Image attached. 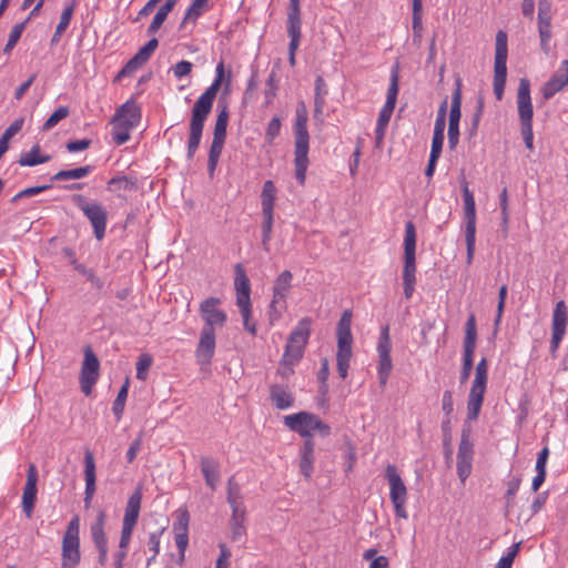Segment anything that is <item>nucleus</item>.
Instances as JSON below:
<instances>
[{"label":"nucleus","instance_id":"72a5a7b5","mask_svg":"<svg viewBox=\"0 0 568 568\" xmlns=\"http://www.w3.org/2000/svg\"><path fill=\"white\" fill-rule=\"evenodd\" d=\"M176 2L178 0H166L165 3L160 7L150 26L148 27L146 32L149 36L154 34L159 31V29L162 27L163 22L168 18L169 13L175 7Z\"/></svg>","mask_w":568,"mask_h":568},{"label":"nucleus","instance_id":"20e7f679","mask_svg":"<svg viewBox=\"0 0 568 568\" xmlns=\"http://www.w3.org/2000/svg\"><path fill=\"white\" fill-rule=\"evenodd\" d=\"M311 318L304 317L292 331L285 346L283 364L295 365L303 357L311 334Z\"/></svg>","mask_w":568,"mask_h":568},{"label":"nucleus","instance_id":"7ed1b4c3","mask_svg":"<svg viewBox=\"0 0 568 568\" xmlns=\"http://www.w3.org/2000/svg\"><path fill=\"white\" fill-rule=\"evenodd\" d=\"M284 424L302 437L313 438L311 430H317L321 436L326 437L331 434V427L325 424L317 415L308 412H300L284 417Z\"/></svg>","mask_w":568,"mask_h":568},{"label":"nucleus","instance_id":"4d7b16f0","mask_svg":"<svg viewBox=\"0 0 568 568\" xmlns=\"http://www.w3.org/2000/svg\"><path fill=\"white\" fill-rule=\"evenodd\" d=\"M164 528L158 529L155 531L150 532L149 540H148V547L149 550L152 551V556L148 559L146 565L150 566L151 562L155 559L160 551V537L162 535Z\"/></svg>","mask_w":568,"mask_h":568},{"label":"nucleus","instance_id":"39448f33","mask_svg":"<svg viewBox=\"0 0 568 568\" xmlns=\"http://www.w3.org/2000/svg\"><path fill=\"white\" fill-rule=\"evenodd\" d=\"M507 33L499 30L496 34L495 63H494V93L498 101L503 99L507 79Z\"/></svg>","mask_w":568,"mask_h":568},{"label":"nucleus","instance_id":"473e14b6","mask_svg":"<svg viewBox=\"0 0 568 568\" xmlns=\"http://www.w3.org/2000/svg\"><path fill=\"white\" fill-rule=\"evenodd\" d=\"M105 520V511L99 510L95 521L90 527L91 537L95 547L108 546L106 536L104 534Z\"/></svg>","mask_w":568,"mask_h":568},{"label":"nucleus","instance_id":"c9c22d12","mask_svg":"<svg viewBox=\"0 0 568 568\" xmlns=\"http://www.w3.org/2000/svg\"><path fill=\"white\" fill-rule=\"evenodd\" d=\"M568 323L567 307L564 301H559L554 310L551 331L557 333H566Z\"/></svg>","mask_w":568,"mask_h":568},{"label":"nucleus","instance_id":"0e129e2a","mask_svg":"<svg viewBox=\"0 0 568 568\" xmlns=\"http://www.w3.org/2000/svg\"><path fill=\"white\" fill-rule=\"evenodd\" d=\"M551 20H538V31L542 49L547 50V43L551 37Z\"/></svg>","mask_w":568,"mask_h":568},{"label":"nucleus","instance_id":"603ef678","mask_svg":"<svg viewBox=\"0 0 568 568\" xmlns=\"http://www.w3.org/2000/svg\"><path fill=\"white\" fill-rule=\"evenodd\" d=\"M111 123L113 124L112 129V139L116 145H122L130 139V132L133 130L132 128H129L126 124L118 121L111 120Z\"/></svg>","mask_w":568,"mask_h":568},{"label":"nucleus","instance_id":"4468645a","mask_svg":"<svg viewBox=\"0 0 568 568\" xmlns=\"http://www.w3.org/2000/svg\"><path fill=\"white\" fill-rule=\"evenodd\" d=\"M221 300L217 297H207L200 304L201 317L204 321L203 327L223 326L227 320L224 311L219 308Z\"/></svg>","mask_w":568,"mask_h":568},{"label":"nucleus","instance_id":"09e8293b","mask_svg":"<svg viewBox=\"0 0 568 568\" xmlns=\"http://www.w3.org/2000/svg\"><path fill=\"white\" fill-rule=\"evenodd\" d=\"M128 393H129V379H126L125 383L121 386V388L116 395V398L114 399L113 405H112V412H113L116 420H120L122 418L124 407H125V402L128 398Z\"/></svg>","mask_w":568,"mask_h":568},{"label":"nucleus","instance_id":"f704fd0d","mask_svg":"<svg viewBox=\"0 0 568 568\" xmlns=\"http://www.w3.org/2000/svg\"><path fill=\"white\" fill-rule=\"evenodd\" d=\"M293 274L285 270L278 274L274 281L273 294L278 300L286 298L290 288L292 287Z\"/></svg>","mask_w":568,"mask_h":568},{"label":"nucleus","instance_id":"7c9ffc66","mask_svg":"<svg viewBox=\"0 0 568 568\" xmlns=\"http://www.w3.org/2000/svg\"><path fill=\"white\" fill-rule=\"evenodd\" d=\"M287 23V34L290 37L288 44V62L291 67H294L296 63L295 54L300 45L301 37H302V22H286Z\"/></svg>","mask_w":568,"mask_h":568},{"label":"nucleus","instance_id":"13d9d810","mask_svg":"<svg viewBox=\"0 0 568 568\" xmlns=\"http://www.w3.org/2000/svg\"><path fill=\"white\" fill-rule=\"evenodd\" d=\"M77 272L85 276V278L91 283L92 287L98 291H101L104 286L103 281L95 275L94 271L85 267L83 264L77 265Z\"/></svg>","mask_w":568,"mask_h":568},{"label":"nucleus","instance_id":"dca6fc26","mask_svg":"<svg viewBox=\"0 0 568 568\" xmlns=\"http://www.w3.org/2000/svg\"><path fill=\"white\" fill-rule=\"evenodd\" d=\"M159 47L156 38L150 39L139 51L126 62L118 73V78L128 77L134 73L141 65L146 63Z\"/></svg>","mask_w":568,"mask_h":568},{"label":"nucleus","instance_id":"9d476101","mask_svg":"<svg viewBox=\"0 0 568 568\" xmlns=\"http://www.w3.org/2000/svg\"><path fill=\"white\" fill-rule=\"evenodd\" d=\"M474 454V444L470 442V427H464L457 453V475L462 483H465L471 473Z\"/></svg>","mask_w":568,"mask_h":568},{"label":"nucleus","instance_id":"412c9836","mask_svg":"<svg viewBox=\"0 0 568 568\" xmlns=\"http://www.w3.org/2000/svg\"><path fill=\"white\" fill-rule=\"evenodd\" d=\"M62 568H74L80 561L79 536H63L62 540Z\"/></svg>","mask_w":568,"mask_h":568},{"label":"nucleus","instance_id":"2f4dec72","mask_svg":"<svg viewBox=\"0 0 568 568\" xmlns=\"http://www.w3.org/2000/svg\"><path fill=\"white\" fill-rule=\"evenodd\" d=\"M245 509H237L234 507V510H232V516L230 519V529H231V538L233 541H240L245 532Z\"/></svg>","mask_w":568,"mask_h":568},{"label":"nucleus","instance_id":"e2e57ef3","mask_svg":"<svg viewBox=\"0 0 568 568\" xmlns=\"http://www.w3.org/2000/svg\"><path fill=\"white\" fill-rule=\"evenodd\" d=\"M286 310V298L278 300L277 297L272 298L270 304V320L273 323L277 321L282 313Z\"/></svg>","mask_w":568,"mask_h":568},{"label":"nucleus","instance_id":"f257e3e1","mask_svg":"<svg viewBox=\"0 0 568 568\" xmlns=\"http://www.w3.org/2000/svg\"><path fill=\"white\" fill-rule=\"evenodd\" d=\"M308 113L303 101L298 102L294 122V165L295 178L303 185L306 179V171L310 164V134L307 131Z\"/></svg>","mask_w":568,"mask_h":568},{"label":"nucleus","instance_id":"5fc2aeb1","mask_svg":"<svg viewBox=\"0 0 568 568\" xmlns=\"http://www.w3.org/2000/svg\"><path fill=\"white\" fill-rule=\"evenodd\" d=\"M70 109L68 106H59L43 123L42 131L52 130L61 120L68 118Z\"/></svg>","mask_w":568,"mask_h":568},{"label":"nucleus","instance_id":"aec40b11","mask_svg":"<svg viewBox=\"0 0 568 568\" xmlns=\"http://www.w3.org/2000/svg\"><path fill=\"white\" fill-rule=\"evenodd\" d=\"M142 113L140 105L133 100H129L116 109L113 121L122 122L129 128H136L141 121Z\"/></svg>","mask_w":568,"mask_h":568},{"label":"nucleus","instance_id":"a19ab883","mask_svg":"<svg viewBox=\"0 0 568 568\" xmlns=\"http://www.w3.org/2000/svg\"><path fill=\"white\" fill-rule=\"evenodd\" d=\"M93 168L91 165L79 166L71 170H61L57 172L53 176H51V181H67V180H78L89 175L92 172Z\"/></svg>","mask_w":568,"mask_h":568},{"label":"nucleus","instance_id":"e433bc0d","mask_svg":"<svg viewBox=\"0 0 568 568\" xmlns=\"http://www.w3.org/2000/svg\"><path fill=\"white\" fill-rule=\"evenodd\" d=\"M40 145L36 144L27 153L20 155L18 163L21 166H34L38 164L47 163L51 160L50 155H40Z\"/></svg>","mask_w":568,"mask_h":568},{"label":"nucleus","instance_id":"4be33fe9","mask_svg":"<svg viewBox=\"0 0 568 568\" xmlns=\"http://www.w3.org/2000/svg\"><path fill=\"white\" fill-rule=\"evenodd\" d=\"M477 328L475 315H470L466 322L465 337L463 342V362L474 364L476 349Z\"/></svg>","mask_w":568,"mask_h":568},{"label":"nucleus","instance_id":"58836bf2","mask_svg":"<svg viewBox=\"0 0 568 568\" xmlns=\"http://www.w3.org/2000/svg\"><path fill=\"white\" fill-rule=\"evenodd\" d=\"M242 498L240 485L235 481L233 476L230 477L227 480L226 500L232 510H234V507L237 509H245Z\"/></svg>","mask_w":568,"mask_h":568},{"label":"nucleus","instance_id":"6e6d98bb","mask_svg":"<svg viewBox=\"0 0 568 568\" xmlns=\"http://www.w3.org/2000/svg\"><path fill=\"white\" fill-rule=\"evenodd\" d=\"M240 308L242 318H243V325L244 328L250 332L252 335H256V324L251 321L252 316V305L251 302L246 304L245 306L242 304H236Z\"/></svg>","mask_w":568,"mask_h":568},{"label":"nucleus","instance_id":"69168bd1","mask_svg":"<svg viewBox=\"0 0 568 568\" xmlns=\"http://www.w3.org/2000/svg\"><path fill=\"white\" fill-rule=\"evenodd\" d=\"M281 119L278 116H274L267 124L265 131V139L268 144H272L274 139L280 134L281 131Z\"/></svg>","mask_w":568,"mask_h":568},{"label":"nucleus","instance_id":"f8f14e48","mask_svg":"<svg viewBox=\"0 0 568 568\" xmlns=\"http://www.w3.org/2000/svg\"><path fill=\"white\" fill-rule=\"evenodd\" d=\"M456 88L452 95V105L449 112L448 123V145L454 150L459 140V121L462 118V79L457 78L455 81Z\"/></svg>","mask_w":568,"mask_h":568},{"label":"nucleus","instance_id":"6ab92c4d","mask_svg":"<svg viewBox=\"0 0 568 568\" xmlns=\"http://www.w3.org/2000/svg\"><path fill=\"white\" fill-rule=\"evenodd\" d=\"M215 352V331L211 327H203L200 342L196 347V358L201 364H210Z\"/></svg>","mask_w":568,"mask_h":568},{"label":"nucleus","instance_id":"bb28decb","mask_svg":"<svg viewBox=\"0 0 568 568\" xmlns=\"http://www.w3.org/2000/svg\"><path fill=\"white\" fill-rule=\"evenodd\" d=\"M270 398L277 409L284 410L293 406V394L286 386L273 384L270 386Z\"/></svg>","mask_w":568,"mask_h":568},{"label":"nucleus","instance_id":"774afa93","mask_svg":"<svg viewBox=\"0 0 568 568\" xmlns=\"http://www.w3.org/2000/svg\"><path fill=\"white\" fill-rule=\"evenodd\" d=\"M442 409L445 414V417L444 419H450V416L453 414V410H454V400H453V393L452 390H445L443 393V398H442Z\"/></svg>","mask_w":568,"mask_h":568},{"label":"nucleus","instance_id":"c03bdc74","mask_svg":"<svg viewBox=\"0 0 568 568\" xmlns=\"http://www.w3.org/2000/svg\"><path fill=\"white\" fill-rule=\"evenodd\" d=\"M229 123V110L227 105L224 104L217 113L216 122L213 131V139L223 140L226 139V129Z\"/></svg>","mask_w":568,"mask_h":568},{"label":"nucleus","instance_id":"4c0bfd02","mask_svg":"<svg viewBox=\"0 0 568 568\" xmlns=\"http://www.w3.org/2000/svg\"><path fill=\"white\" fill-rule=\"evenodd\" d=\"M138 189V180L135 178L120 175L108 181V190L112 192L135 191Z\"/></svg>","mask_w":568,"mask_h":568},{"label":"nucleus","instance_id":"a18cd8bd","mask_svg":"<svg viewBox=\"0 0 568 568\" xmlns=\"http://www.w3.org/2000/svg\"><path fill=\"white\" fill-rule=\"evenodd\" d=\"M225 141L213 139L210 151H209V160H207V172L209 175L212 178L214 175V172L217 166L219 159L221 156L223 146Z\"/></svg>","mask_w":568,"mask_h":568},{"label":"nucleus","instance_id":"680f3d73","mask_svg":"<svg viewBox=\"0 0 568 568\" xmlns=\"http://www.w3.org/2000/svg\"><path fill=\"white\" fill-rule=\"evenodd\" d=\"M422 8V0H413V30L416 36H420V32L423 30Z\"/></svg>","mask_w":568,"mask_h":568},{"label":"nucleus","instance_id":"0eeeda50","mask_svg":"<svg viewBox=\"0 0 568 568\" xmlns=\"http://www.w3.org/2000/svg\"><path fill=\"white\" fill-rule=\"evenodd\" d=\"M72 201L90 221L95 239L101 241L105 235L108 222L106 210L97 201L88 202L82 194H74Z\"/></svg>","mask_w":568,"mask_h":568},{"label":"nucleus","instance_id":"ea45409f","mask_svg":"<svg viewBox=\"0 0 568 568\" xmlns=\"http://www.w3.org/2000/svg\"><path fill=\"white\" fill-rule=\"evenodd\" d=\"M204 125L190 122V135L187 141V160H192L201 143Z\"/></svg>","mask_w":568,"mask_h":568},{"label":"nucleus","instance_id":"de8ad7c7","mask_svg":"<svg viewBox=\"0 0 568 568\" xmlns=\"http://www.w3.org/2000/svg\"><path fill=\"white\" fill-rule=\"evenodd\" d=\"M273 212L274 211H262V247L265 252H270V242L272 239L273 229Z\"/></svg>","mask_w":568,"mask_h":568},{"label":"nucleus","instance_id":"a211bd4d","mask_svg":"<svg viewBox=\"0 0 568 568\" xmlns=\"http://www.w3.org/2000/svg\"><path fill=\"white\" fill-rule=\"evenodd\" d=\"M487 388V382L473 381L467 399V420L478 419L484 403V396Z\"/></svg>","mask_w":568,"mask_h":568},{"label":"nucleus","instance_id":"8fccbe9b","mask_svg":"<svg viewBox=\"0 0 568 568\" xmlns=\"http://www.w3.org/2000/svg\"><path fill=\"white\" fill-rule=\"evenodd\" d=\"M261 200L262 211H274L275 186L272 181L264 182Z\"/></svg>","mask_w":568,"mask_h":568},{"label":"nucleus","instance_id":"c85d7f7f","mask_svg":"<svg viewBox=\"0 0 568 568\" xmlns=\"http://www.w3.org/2000/svg\"><path fill=\"white\" fill-rule=\"evenodd\" d=\"M84 495L94 496L97 490V474L93 453L90 449L84 452Z\"/></svg>","mask_w":568,"mask_h":568},{"label":"nucleus","instance_id":"2eb2a0df","mask_svg":"<svg viewBox=\"0 0 568 568\" xmlns=\"http://www.w3.org/2000/svg\"><path fill=\"white\" fill-rule=\"evenodd\" d=\"M517 106L520 125L532 124L534 111L530 98V81L527 78H521L519 80Z\"/></svg>","mask_w":568,"mask_h":568},{"label":"nucleus","instance_id":"cd10ccee","mask_svg":"<svg viewBox=\"0 0 568 568\" xmlns=\"http://www.w3.org/2000/svg\"><path fill=\"white\" fill-rule=\"evenodd\" d=\"M568 85V69L559 70L544 84L542 95L546 100L551 99L557 92Z\"/></svg>","mask_w":568,"mask_h":568},{"label":"nucleus","instance_id":"bf43d9fd","mask_svg":"<svg viewBox=\"0 0 568 568\" xmlns=\"http://www.w3.org/2000/svg\"><path fill=\"white\" fill-rule=\"evenodd\" d=\"M277 84H276V73L272 71L266 80V88L264 90L265 95V104L270 105L274 98L276 97Z\"/></svg>","mask_w":568,"mask_h":568},{"label":"nucleus","instance_id":"f03ea898","mask_svg":"<svg viewBox=\"0 0 568 568\" xmlns=\"http://www.w3.org/2000/svg\"><path fill=\"white\" fill-rule=\"evenodd\" d=\"M215 79L213 83L195 101L191 112V123L204 125L207 116L210 115L214 100L224 81V63L220 62L216 65Z\"/></svg>","mask_w":568,"mask_h":568},{"label":"nucleus","instance_id":"ddd939ff","mask_svg":"<svg viewBox=\"0 0 568 568\" xmlns=\"http://www.w3.org/2000/svg\"><path fill=\"white\" fill-rule=\"evenodd\" d=\"M100 371V362L91 346L84 348V359L80 372L81 390L85 395H90L92 387L98 382Z\"/></svg>","mask_w":568,"mask_h":568},{"label":"nucleus","instance_id":"423d86ee","mask_svg":"<svg viewBox=\"0 0 568 568\" xmlns=\"http://www.w3.org/2000/svg\"><path fill=\"white\" fill-rule=\"evenodd\" d=\"M463 200H464V215L466 222L465 240L467 256L466 263L469 265L473 262L476 242V203L473 192L468 187L466 180H463Z\"/></svg>","mask_w":568,"mask_h":568},{"label":"nucleus","instance_id":"c756f323","mask_svg":"<svg viewBox=\"0 0 568 568\" xmlns=\"http://www.w3.org/2000/svg\"><path fill=\"white\" fill-rule=\"evenodd\" d=\"M142 493L136 489L126 503L125 513L123 517V525L134 527L136 525L140 508H141Z\"/></svg>","mask_w":568,"mask_h":568},{"label":"nucleus","instance_id":"b1692460","mask_svg":"<svg viewBox=\"0 0 568 568\" xmlns=\"http://www.w3.org/2000/svg\"><path fill=\"white\" fill-rule=\"evenodd\" d=\"M404 267H416V229L410 221L405 225Z\"/></svg>","mask_w":568,"mask_h":568},{"label":"nucleus","instance_id":"79ce46f5","mask_svg":"<svg viewBox=\"0 0 568 568\" xmlns=\"http://www.w3.org/2000/svg\"><path fill=\"white\" fill-rule=\"evenodd\" d=\"M443 433V447L444 456L448 466L453 463V448H452V420L443 419L442 425Z\"/></svg>","mask_w":568,"mask_h":568},{"label":"nucleus","instance_id":"338daca9","mask_svg":"<svg viewBox=\"0 0 568 568\" xmlns=\"http://www.w3.org/2000/svg\"><path fill=\"white\" fill-rule=\"evenodd\" d=\"M152 365V357L150 355L143 354L139 357L136 362V378L144 381L146 378V371Z\"/></svg>","mask_w":568,"mask_h":568},{"label":"nucleus","instance_id":"f3484780","mask_svg":"<svg viewBox=\"0 0 568 568\" xmlns=\"http://www.w3.org/2000/svg\"><path fill=\"white\" fill-rule=\"evenodd\" d=\"M38 470L34 464H30L27 471V481L22 494V509L27 518H31L37 500Z\"/></svg>","mask_w":568,"mask_h":568},{"label":"nucleus","instance_id":"a878e982","mask_svg":"<svg viewBox=\"0 0 568 568\" xmlns=\"http://www.w3.org/2000/svg\"><path fill=\"white\" fill-rule=\"evenodd\" d=\"M201 471L205 479V484L215 490L220 480V463L212 457H201Z\"/></svg>","mask_w":568,"mask_h":568},{"label":"nucleus","instance_id":"6e6552de","mask_svg":"<svg viewBox=\"0 0 568 568\" xmlns=\"http://www.w3.org/2000/svg\"><path fill=\"white\" fill-rule=\"evenodd\" d=\"M385 479L389 485V498L394 505L395 515L399 518L406 519L408 517L406 510L407 503V488L393 464H388L385 468Z\"/></svg>","mask_w":568,"mask_h":568},{"label":"nucleus","instance_id":"864d4df0","mask_svg":"<svg viewBox=\"0 0 568 568\" xmlns=\"http://www.w3.org/2000/svg\"><path fill=\"white\" fill-rule=\"evenodd\" d=\"M416 267H403V284L404 295L406 298H410L415 291L416 284Z\"/></svg>","mask_w":568,"mask_h":568},{"label":"nucleus","instance_id":"393cba45","mask_svg":"<svg viewBox=\"0 0 568 568\" xmlns=\"http://www.w3.org/2000/svg\"><path fill=\"white\" fill-rule=\"evenodd\" d=\"M234 286L236 290V304L246 305L251 302V284L242 264L235 265Z\"/></svg>","mask_w":568,"mask_h":568},{"label":"nucleus","instance_id":"052dcab7","mask_svg":"<svg viewBox=\"0 0 568 568\" xmlns=\"http://www.w3.org/2000/svg\"><path fill=\"white\" fill-rule=\"evenodd\" d=\"M73 12H74V2L70 3L69 6H67L63 9L61 17H60V21L57 26V34H62L67 30V28L69 27L70 21L72 19Z\"/></svg>","mask_w":568,"mask_h":568},{"label":"nucleus","instance_id":"5701e85b","mask_svg":"<svg viewBox=\"0 0 568 568\" xmlns=\"http://www.w3.org/2000/svg\"><path fill=\"white\" fill-rule=\"evenodd\" d=\"M315 460V443L313 438H306L300 448L298 467L302 475L310 479L313 473Z\"/></svg>","mask_w":568,"mask_h":568},{"label":"nucleus","instance_id":"1a4fd4ad","mask_svg":"<svg viewBox=\"0 0 568 568\" xmlns=\"http://www.w3.org/2000/svg\"><path fill=\"white\" fill-rule=\"evenodd\" d=\"M392 342L389 336V326L385 325L381 329L379 338L377 342L378 353V379L382 387H385L388 377L393 369V362L390 358Z\"/></svg>","mask_w":568,"mask_h":568},{"label":"nucleus","instance_id":"3c124183","mask_svg":"<svg viewBox=\"0 0 568 568\" xmlns=\"http://www.w3.org/2000/svg\"><path fill=\"white\" fill-rule=\"evenodd\" d=\"M29 21H30V17H28L24 21L17 23L12 28V30L9 33L8 41L3 49L4 53H10L13 50V48L17 45L18 41L20 40L21 34H22L23 30L26 29L27 23Z\"/></svg>","mask_w":568,"mask_h":568},{"label":"nucleus","instance_id":"9b49d317","mask_svg":"<svg viewBox=\"0 0 568 568\" xmlns=\"http://www.w3.org/2000/svg\"><path fill=\"white\" fill-rule=\"evenodd\" d=\"M352 325V312L349 310L344 311L342 314L337 328V354L336 361H351L352 357V344L353 335L351 331Z\"/></svg>","mask_w":568,"mask_h":568},{"label":"nucleus","instance_id":"49530a36","mask_svg":"<svg viewBox=\"0 0 568 568\" xmlns=\"http://www.w3.org/2000/svg\"><path fill=\"white\" fill-rule=\"evenodd\" d=\"M209 0H193L187 8L184 18L180 24V29L184 28L187 22H195L203 13Z\"/></svg>","mask_w":568,"mask_h":568},{"label":"nucleus","instance_id":"37998d69","mask_svg":"<svg viewBox=\"0 0 568 568\" xmlns=\"http://www.w3.org/2000/svg\"><path fill=\"white\" fill-rule=\"evenodd\" d=\"M399 91V67L398 64L393 65L390 70L389 85L387 89L386 102L388 105H395Z\"/></svg>","mask_w":568,"mask_h":568}]
</instances>
